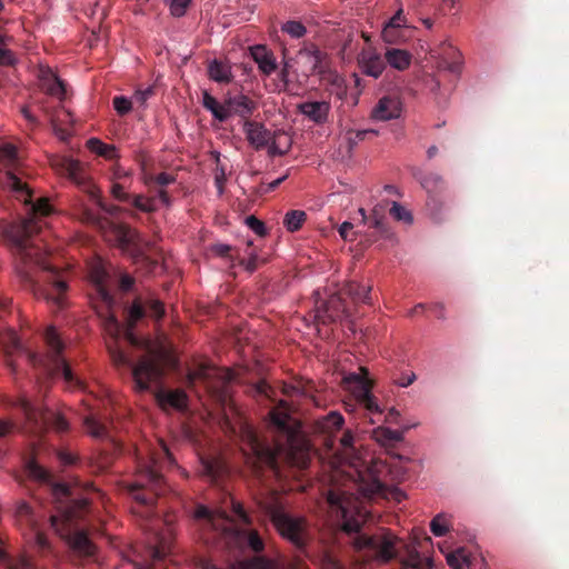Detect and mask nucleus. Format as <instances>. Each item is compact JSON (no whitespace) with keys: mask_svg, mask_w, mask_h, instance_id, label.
I'll list each match as a JSON object with an SVG mask.
<instances>
[{"mask_svg":"<svg viewBox=\"0 0 569 569\" xmlns=\"http://www.w3.org/2000/svg\"><path fill=\"white\" fill-rule=\"evenodd\" d=\"M87 147L90 151L106 158L113 159L117 157L116 147L112 144H107L99 140L98 138H91L87 141Z\"/></svg>","mask_w":569,"mask_h":569,"instance_id":"37","label":"nucleus"},{"mask_svg":"<svg viewBox=\"0 0 569 569\" xmlns=\"http://www.w3.org/2000/svg\"><path fill=\"white\" fill-rule=\"evenodd\" d=\"M292 144L291 137L281 130L271 132V141L268 148V154L270 157L286 154Z\"/></svg>","mask_w":569,"mask_h":569,"instance_id":"27","label":"nucleus"},{"mask_svg":"<svg viewBox=\"0 0 569 569\" xmlns=\"http://www.w3.org/2000/svg\"><path fill=\"white\" fill-rule=\"evenodd\" d=\"M39 86L40 89L52 97L60 100L64 99L66 86L58 76L49 68H41L39 72Z\"/></svg>","mask_w":569,"mask_h":569,"instance_id":"23","label":"nucleus"},{"mask_svg":"<svg viewBox=\"0 0 569 569\" xmlns=\"http://www.w3.org/2000/svg\"><path fill=\"white\" fill-rule=\"evenodd\" d=\"M385 61L397 70H406L411 62V54L401 49H389L386 51Z\"/></svg>","mask_w":569,"mask_h":569,"instance_id":"29","label":"nucleus"},{"mask_svg":"<svg viewBox=\"0 0 569 569\" xmlns=\"http://www.w3.org/2000/svg\"><path fill=\"white\" fill-rule=\"evenodd\" d=\"M232 379L230 370L217 368L210 362H199L188 370L184 383L192 389L200 382L213 397L224 400L228 396V385Z\"/></svg>","mask_w":569,"mask_h":569,"instance_id":"10","label":"nucleus"},{"mask_svg":"<svg viewBox=\"0 0 569 569\" xmlns=\"http://www.w3.org/2000/svg\"><path fill=\"white\" fill-rule=\"evenodd\" d=\"M406 22L407 21H406V18L403 16V9L400 6L398 8V10L396 11V13L393 14V17L387 23V26H390V27L399 29V28L406 26Z\"/></svg>","mask_w":569,"mask_h":569,"instance_id":"57","label":"nucleus"},{"mask_svg":"<svg viewBox=\"0 0 569 569\" xmlns=\"http://www.w3.org/2000/svg\"><path fill=\"white\" fill-rule=\"evenodd\" d=\"M248 254V260L242 259L240 264H242L247 271L253 272L258 268V256L253 252H249Z\"/></svg>","mask_w":569,"mask_h":569,"instance_id":"60","label":"nucleus"},{"mask_svg":"<svg viewBox=\"0 0 569 569\" xmlns=\"http://www.w3.org/2000/svg\"><path fill=\"white\" fill-rule=\"evenodd\" d=\"M357 61L361 72L375 79L379 78L386 68L385 59L370 47L359 52Z\"/></svg>","mask_w":569,"mask_h":569,"instance_id":"18","label":"nucleus"},{"mask_svg":"<svg viewBox=\"0 0 569 569\" xmlns=\"http://www.w3.org/2000/svg\"><path fill=\"white\" fill-rule=\"evenodd\" d=\"M208 73L210 79L220 83H228L232 79L230 67L218 60L210 62Z\"/></svg>","mask_w":569,"mask_h":569,"instance_id":"32","label":"nucleus"},{"mask_svg":"<svg viewBox=\"0 0 569 569\" xmlns=\"http://www.w3.org/2000/svg\"><path fill=\"white\" fill-rule=\"evenodd\" d=\"M3 183L19 200L30 204L31 217L20 222L7 223L3 228V237L16 256L17 273L24 288L36 297L62 307L68 284L49 262L48 252L34 239L41 229L37 218L50 214L51 206L43 198L33 203L29 186L10 171L6 173Z\"/></svg>","mask_w":569,"mask_h":569,"instance_id":"1","label":"nucleus"},{"mask_svg":"<svg viewBox=\"0 0 569 569\" xmlns=\"http://www.w3.org/2000/svg\"><path fill=\"white\" fill-rule=\"evenodd\" d=\"M18 151L11 143H3L0 146V162L4 166H11L17 161Z\"/></svg>","mask_w":569,"mask_h":569,"instance_id":"45","label":"nucleus"},{"mask_svg":"<svg viewBox=\"0 0 569 569\" xmlns=\"http://www.w3.org/2000/svg\"><path fill=\"white\" fill-rule=\"evenodd\" d=\"M251 566L256 569H276L277 565L273 560L262 556H256L251 560Z\"/></svg>","mask_w":569,"mask_h":569,"instance_id":"55","label":"nucleus"},{"mask_svg":"<svg viewBox=\"0 0 569 569\" xmlns=\"http://www.w3.org/2000/svg\"><path fill=\"white\" fill-rule=\"evenodd\" d=\"M230 502L232 516L223 509L211 510L202 505L196 508L193 518L199 526L202 540L206 543H219L221 541L228 547L246 545L256 553L263 551L264 542L257 530L239 529L236 526V522L246 526L252 523L242 503L232 498Z\"/></svg>","mask_w":569,"mask_h":569,"instance_id":"6","label":"nucleus"},{"mask_svg":"<svg viewBox=\"0 0 569 569\" xmlns=\"http://www.w3.org/2000/svg\"><path fill=\"white\" fill-rule=\"evenodd\" d=\"M272 441L260 438L246 427L241 451L253 473L263 478L264 472L281 479L288 477L286 468L306 469L311 460L310 448L301 432V423L291 416L290 406L281 400L269 412Z\"/></svg>","mask_w":569,"mask_h":569,"instance_id":"2","label":"nucleus"},{"mask_svg":"<svg viewBox=\"0 0 569 569\" xmlns=\"http://www.w3.org/2000/svg\"><path fill=\"white\" fill-rule=\"evenodd\" d=\"M157 403L162 410L172 408L176 410H184L188 407V396L182 389H158L154 392Z\"/></svg>","mask_w":569,"mask_h":569,"instance_id":"21","label":"nucleus"},{"mask_svg":"<svg viewBox=\"0 0 569 569\" xmlns=\"http://www.w3.org/2000/svg\"><path fill=\"white\" fill-rule=\"evenodd\" d=\"M281 30L296 39L302 38L307 33V28L300 21L295 20L286 22Z\"/></svg>","mask_w":569,"mask_h":569,"instance_id":"47","label":"nucleus"},{"mask_svg":"<svg viewBox=\"0 0 569 569\" xmlns=\"http://www.w3.org/2000/svg\"><path fill=\"white\" fill-rule=\"evenodd\" d=\"M158 197L153 193L150 197L143 194H130L127 204L132 206L137 210L151 213L158 210Z\"/></svg>","mask_w":569,"mask_h":569,"instance_id":"28","label":"nucleus"},{"mask_svg":"<svg viewBox=\"0 0 569 569\" xmlns=\"http://www.w3.org/2000/svg\"><path fill=\"white\" fill-rule=\"evenodd\" d=\"M114 110L120 114L124 116L129 113L132 109V102L123 97V96H117L112 100Z\"/></svg>","mask_w":569,"mask_h":569,"instance_id":"50","label":"nucleus"},{"mask_svg":"<svg viewBox=\"0 0 569 569\" xmlns=\"http://www.w3.org/2000/svg\"><path fill=\"white\" fill-rule=\"evenodd\" d=\"M345 292L355 301L371 305V286H363L358 282H349Z\"/></svg>","mask_w":569,"mask_h":569,"instance_id":"31","label":"nucleus"},{"mask_svg":"<svg viewBox=\"0 0 569 569\" xmlns=\"http://www.w3.org/2000/svg\"><path fill=\"white\" fill-rule=\"evenodd\" d=\"M172 541V533L169 528L161 532H156L148 542L150 562L142 565L134 561L131 563L132 569H157V563L170 553Z\"/></svg>","mask_w":569,"mask_h":569,"instance_id":"14","label":"nucleus"},{"mask_svg":"<svg viewBox=\"0 0 569 569\" xmlns=\"http://www.w3.org/2000/svg\"><path fill=\"white\" fill-rule=\"evenodd\" d=\"M385 208L380 206H376L372 209V212L370 217L368 218V223L370 227H373L377 229L382 236L388 237L389 236V229L385 222Z\"/></svg>","mask_w":569,"mask_h":569,"instance_id":"41","label":"nucleus"},{"mask_svg":"<svg viewBox=\"0 0 569 569\" xmlns=\"http://www.w3.org/2000/svg\"><path fill=\"white\" fill-rule=\"evenodd\" d=\"M297 57L305 68L306 74H320L322 79L328 80L337 87L342 84V78L338 73L332 72L329 68L330 58L328 53L321 50L316 43L303 42Z\"/></svg>","mask_w":569,"mask_h":569,"instance_id":"11","label":"nucleus"},{"mask_svg":"<svg viewBox=\"0 0 569 569\" xmlns=\"http://www.w3.org/2000/svg\"><path fill=\"white\" fill-rule=\"evenodd\" d=\"M173 462L172 455L162 440H158L153 448L148 449L146 457L139 453L137 480L128 486L131 497L142 505H152L164 490L162 471Z\"/></svg>","mask_w":569,"mask_h":569,"instance_id":"7","label":"nucleus"},{"mask_svg":"<svg viewBox=\"0 0 569 569\" xmlns=\"http://www.w3.org/2000/svg\"><path fill=\"white\" fill-rule=\"evenodd\" d=\"M6 44V38L0 33V66H13L16 58L12 51L3 48Z\"/></svg>","mask_w":569,"mask_h":569,"instance_id":"51","label":"nucleus"},{"mask_svg":"<svg viewBox=\"0 0 569 569\" xmlns=\"http://www.w3.org/2000/svg\"><path fill=\"white\" fill-rule=\"evenodd\" d=\"M84 427L90 436L96 439H108L109 431L106 425L101 423L93 417L89 416L84 419Z\"/></svg>","mask_w":569,"mask_h":569,"instance_id":"42","label":"nucleus"},{"mask_svg":"<svg viewBox=\"0 0 569 569\" xmlns=\"http://www.w3.org/2000/svg\"><path fill=\"white\" fill-rule=\"evenodd\" d=\"M418 179L422 188L428 192V196L438 194L445 187L442 177L435 172L420 176Z\"/></svg>","mask_w":569,"mask_h":569,"instance_id":"34","label":"nucleus"},{"mask_svg":"<svg viewBox=\"0 0 569 569\" xmlns=\"http://www.w3.org/2000/svg\"><path fill=\"white\" fill-rule=\"evenodd\" d=\"M307 219V214L302 210H290L286 213L283 224L288 231H298Z\"/></svg>","mask_w":569,"mask_h":569,"instance_id":"39","label":"nucleus"},{"mask_svg":"<svg viewBox=\"0 0 569 569\" xmlns=\"http://www.w3.org/2000/svg\"><path fill=\"white\" fill-rule=\"evenodd\" d=\"M63 171L68 178L74 182L84 193L88 194L90 200L94 202L102 211L109 214H116L118 211L117 206H108L103 202L100 190L96 187L93 181L88 177L84 168L78 160L64 159Z\"/></svg>","mask_w":569,"mask_h":569,"instance_id":"12","label":"nucleus"},{"mask_svg":"<svg viewBox=\"0 0 569 569\" xmlns=\"http://www.w3.org/2000/svg\"><path fill=\"white\" fill-rule=\"evenodd\" d=\"M111 193L114 199H117L118 201L123 202V203L128 202L130 194H131V193L126 192L123 187L119 183L112 184Z\"/></svg>","mask_w":569,"mask_h":569,"instance_id":"56","label":"nucleus"},{"mask_svg":"<svg viewBox=\"0 0 569 569\" xmlns=\"http://www.w3.org/2000/svg\"><path fill=\"white\" fill-rule=\"evenodd\" d=\"M402 103L398 96L388 94L380 98L371 111V118L377 121H389L401 116Z\"/></svg>","mask_w":569,"mask_h":569,"instance_id":"16","label":"nucleus"},{"mask_svg":"<svg viewBox=\"0 0 569 569\" xmlns=\"http://www.w3.org/2000/svg\"><path fill=\"white\" fill-rule=\"evenodd\" d=\"M43 339L47 347L46 353L40 355L30 350L24 351L29 363L51 378L62 377L69 386L81 387L82 382L73 373L62 355L64 343L60 339L56 328L48 327L44 331Z\"/></svg>","mask_w":569,"mask_h":569,"instance_id":"8","label":"nucleus"},{"mask_svg":"<svg viewBox=\"0 0 569 569\" xmlns=\"http://www.w3.org/2000/svg\"><path fill=\"white\" fill-rule=\"evenodd\" d=\"M29 469H30V473L38 478L39 480H47L49 478V473L46 469H43L42 467L38 466L36 462H31L29 465Z\"/></svg>","mask_w":569,"mask_h":569,"instance_id":"59","label":"nucleus"},{"mask_svg":"<svg viewBox=\"0 0 569 569\" xmlns=\"http://www.w3.org/2000/svg\"><path fill=\"white\" fill-rule=\"evenodd\" d=\"M353 228V224L351 222H348V221H345L340 227H339V234L340 237L348 241V240H352L349 236H350V231L352 230Z\"/></svg>","mask_w":569,"mask_h":569,"instance_id":"64","label":"nucleus"},{"mask_svg":"<svg viewBox=\"0 0 569 569\" xmlns=\"http://www.w3.org/2000/svg\"><path fill=\"white\" fill-rule=\"evenodd\" d=\"M246 224L258 236L263 237L267 234V229L264 223L259 220L254 216H249L246 218Z\"/></svg>","mask_w":569,"mask_h":569,"instance_id":"53","label":"nucleus"},{"mask_svg":"<svg viewBox=\"0 0 569 569\" xmlns=\"http://www.w3.org/2000/svg\"><path fill=\"white\" fill-rule=\"evenodd\" d=\"M191 0H170V12L173 17H183Z\"/></svg>","mask_w":569,"mask_h":569,"instance_id":"52","label":"nucleus"},{"mask_svg":"<svg viewBox=\"0 0 569 569\" xmlns=\"http://www.w3.org/2000/svg\"><path fill=\"white\" fill-rule=\"evenodd\" d=\"M176 178L172 174L167 172H161L156 176H150L146 183L149 186L150 190L158 197L159 202L163 206L169 207L171 204V197L168 191L164 189L166 186L173 183Z\"/></svg>","mask_w":569,"mask_h":569,"instance_id":"26","label":"nucleus"},{"mask_svg":"<svg viewBox=\"0 0 569 569\" xmlns=\"http://www.w3.org/2000/svg\"><path fill=\"white\" fill-rule=\"evenodd\" d=\"M389 212L398 221H403L406 223L412 222L411 212L398 202H392V207Z\"/></svg>","mask_w":569,"mask_h":569,"instance_id":"48","label":"nucleus"},{"mask_svg":"<svg viewBox=\"0 0 569 569\" xmlns=\"http://www.w3.org/2000/svg\"><path fill=\"white\" fill-rule=\"evenodd\" d=\"M406 430H408V428H406L403 431H399L385 427H378L377 429L373 430V437L381 445L389 446L402 441L403 432Z\"/></svg>","mask_w":569,"mask_h":569,"instance_id":"33","label":"nucleus"},{"mask_svg":"<svg viewBox=\"0 0 569 569\" xmlns=\"http://www.w3.org/2000/svg\"><path fill=\"white\" fill-rule=\"evenodd\" d=\"M202 106L204 109L210 111L214 119L223 122L228 119V112L226 111V101L223 104L219 103L214 97H212L208 91H203L202 94Z\"/></svg>","mask_w":569,"mask_h":569,"instance_id":"30","label":"nucleus"},{"mask_svg":"<svg viewBox=\"0 0 569 569\" xmlns=\"http://www.w3.org/2000/svg\"><path fill=\"white\" fill-rule=\"evenodd\" d=\"M360 482L358 483V491L363 497H371L373 495L383 493L385 485L376 477L370 476L369 480H365L362 476H360Z\"/></svg>","mask_w":569,"mask_h":569,"instance_id":"36","label":"nucleus"},{"mask_svg":"<svg viewBox=\"0 0 569 569\" xmlns=\"http://www.w3.org/2000/svg\"><path fill=\"white\" fill-rule=\"evenodd\" d=\"M430 530L436 537H442L450 530V519L446 513H438L430 522Z\"/></svg>","mask_w":569,"mask_h":569,"instance_id":"43","label":"nucleus"},{"mask_svg":"<svg viewBox=\"0 0 569 569\" xmlns=\"http://www.w3.org/2000/svg\"><path fill=\"white\" fill-rule=\"evenodd\" d=\"M427 209L435 222H442L445 220L446 204L439 194L428 196Z\"/></svg>","mask_w":569,"mask_h":569,"instance_id":"35","label":"nucleus"},{"mask_svg":"<svg viewBox=\"0 0 569 569\" xmlns=\"http://www.w3.org/2000/svg\"><path fill=\"white\" fill-rule=\"evenodd\" d=\"M202 473L212 481H217L223 472V466L216 458L201 459Z\"/></svg>","mask_w":569,"mask_h":569,"instance_id":"40","label":"nucleus"},{"mask_svg":"<svg viewBox=\"0 0 569 569\" xmlns=\"http://www.w3.org/2000/svg\"><path fill=\"white\" fill-rule=\"evenodd\" d=\"M343 422V417L337 411H331L316 420L315 431L326 436L325 445L329 449L335 448V433L341 430Z\"/></svg>","mask_w":569,"mask_h":569,"instance_id":"17","label":"nucleus"},{"mask_svg":"<svg viewBox=\"0 0 569 569\" xmlns=\"http://www.w3.org/2000/svg\"><path fill=\"white\" fill-rule=\"evenodd\" d=\"M249 51L262 74L270 76L277 70L278 64L274 54L264 44H254L249 48Z\"/></svg>","mask_w":569,"mask_h":569,"instance_id":"24","label":"nucleus"},{"mask_svg":"<svg viewBox=\"0 0 569 569\" xmlns=\"http://www.w3.org/2000/svg\"><path fill=\"white\" fill-rule=\"evenodd\" d=\"M22 410L27 420L32 423L34 432L52 428L58 432H66L69 428L68 421L60 413L48 408L40 409L33 407L29 401H22Z\"/></svg>","mask_w":569,"mask_h":569,"instance_id":"13","label":"nucleus"},{"mask_svg":"<svg viewBox=\"0 0 569 569\" xmlns=\"http://www.w3.org/2000/svg\"><path fill=\"white\" fill-rule=\"evenodd\" d=\"M232 248L229 244L226 243H216L211 247V251L216 253L217 256L228 258L230 257Z\"/></svg>","mask_w":569,"mask_h":569,"instance_id":"62","label":"nucleus"},{"mask_svg":"<svg viewBox=\"0 0 569 569\" xmlns=\"http://www.w3.org/2000/svg\"><path fill=\"white\" fill-rule=\"evenodd\" d=\"M150 317L160 319L164 315V307L160 300L151 299L147 303Z\"/></svg>","mask_w":569,"mask_h":569,"instance_id":"54","label":"nucleus"},{"mask_svg":"<svg viewBox=\"0 0 569 569\" xmlns=\"http://www.w3.org/2000/svg\"><path fill=\"white\" fill-rule=\"evenodd\" d=\"M438 68L439 69H442V70H448L452 73H458L459 70H460V61L458 60H455V61H448L446 58H442L439 62H438Z\"/></svg>","mask_w":569,"mask_h":569,"instance_id":"58","label":"nucleus"},{"mask_svg":"<svg viewBox=\"0 0 569 569\" xmlns=\"http://www.w3.org/2000/svg\"><path fill=\"white\" fill-rule=\"evenodd\" d=\"M346 311L342 299L338 296L330 297L317 308L316 318L319 322L327 325L339 320Z\"/></svg>","mask_w":569,"mask_h":569,"instance_id":"22","label":"nucleus"},{"mask_svg":"<svg viewBox=\"0 0 569 569\" xmlns=\"http://www.w3.org/2000/svg\"><path fill=\"white\" fill-rule=\"evenodd\" d=\"M361 373H352L349 377L350 381L356 383L355 397L357 401L371 415H381L382 410L377 402V399L371 393L372 382L369 379V371L365 367L360 368Z\"/></svg>","mask_w":569,"mask_h":569,"instance_id":"15","label":"nucleus"},{"mask_svg":"<svg viewBox=\"0 0 569 569\" xmlns=\"http://www.w3.org/2000/svg\"><path fill=\"white\" fill-rule=\"evenodd\" d=\"M298 111L317 124L327 122L330 103L327 101H306L298 104Z\"/></svg>","mask_w":569,"mask_h":569,"instance_id":"25","label":"nucleus"},{"mask_svg":"<svg viewBox=\"0 0 569 569\" xmlns=\"http://www.w3.org/2000/svg\"><path fill=\"white\" fill-rule=\"evenodd\" d=\"M76 214L82 222L88 224H98L100 222L99 216L83 204L79 206Z\"/></svg>","mask_w":569,"mask_h":569,"instance_id":"49","label":"nucleus"},{"mask_svg":"<svg viewBox=\"0 0 569 569\" xmlns=\"http://www.w3.org/2000/svg\"><path fill=\"white\" fill-rule=\"evenodd\" d=\"M353 435L350 430L343 432V435L339 438V447L336 449V455H347L349 452H353Z\"/></svg>","mask_w":569,"mask_h":569,"instance_id":"46","label":"nucleus"},{"mask_svg":"<svg viewBox=\"0 0 569 569\" xmlns=\"http://www.w3.org/2000/svg\"><path fill=\"white\" fill-rule=\"evenodd\" d=\"M259 507L268 516L278 532L297 549L305 548L308 540L307 521L284 512L276 493L259 501Z\"/></svg>","mask_w":569,"mask_h":569,"instance_id":"9","label":"nucleus"},{"mask_svg":"<svg viewBox=\"0 0 569 569\" xmlns=\"http://www.w3.org/2000/svg\"><path fill=\"white\" fill-rule=\"evenodd\" d=\"M327 500L331 507L340 510L343 531L350 535L358 533L352 542L357 550H369L372 557L382 563L399 559L398 569H431L430 558L422 556L415 547L405 543L392 532L383 531L372 536L360 533L361 521L353 519V511L359 512L353 493L330 490Z\"/></svg>","mask_w":569,"mask_h":569,"instance_id":"4","label":"nucleus"},{"mask_svg":"<svg viewBox=\"0 0 569 569\" xmlns=\"http://www.w3.org/2000/svg\"><path fill=\"white\" fill-rule=\"evenodd\" d=\"M447 563L451 569H469L470 558L463 548H459L447 556Z\"/></svg>","mask_w":569,"mask_h":569,"instance_id":"38","label":"nucleus"},{"mask_svg":"<svg viewBox=\"0 0 569 569\" xmlns=\"http://www.w3.org/2000/svg\"><path fill=\"white\" fill-rule=\"evenodd\" d=\"M257 109V102L243 93H237L226 98V111L228 112V118L231 114H236L247 121L250 120L249 118Z\"/></svg>","mask_w":569,"mask_h":569,"instance_id":"19","label":"nucleus"},{"mask_svg":"<svg viewBox=\"0 0 569 569\" xmlns=\"http://www.w3.org/2000/svg\"><path fill=\"white\" fill-rule=\"evenodd\" d=\"M378 131L373 129L365 130H350L347 132V140L350 149L357 146L360 141L367 139L369 136H377Z\"/></svg>","mask_w":569,"mask_h":569,"instance_id":"44","label":"nucleus"},{"mask_svg":"<svg viewBox=\"0 0 569 569\" xmlns=\"http://www.w3.org/2000/svg\"><path fill=\"white\" fill-rule=\"evenodd\" d=\"M96 491L92 483H86L83 488L58 483L52 488L58 515L51 516V525L67 541L72 552L81 558H90L96 552V546L88 533L76 525L87 515L90 503L89 495Z\"/></svg>","mask_w":569,"mask_h":569,"instance_id":"5","label":"nucleus"},{"mask_svg":"<svg viewBox=\"0 0 569 569\" xmlns=\"http://www.w3.org/2000/svg\"><path fill=\"white\" fill-rule=\"evenodd\" d=\"M104 273L98 272L94 276L97 293L106 305L109 316L106 319V330L112 338V345H108L109 355L116 366L131 367L134 387L137 391L146 392L151 389V385H160L166 375V366L169 361L168 357L160 351H149L132 363L130 358L118 346V339L122 337L131 346L141 345L140 339L134 335L133 330L138 321L144 318L146 308L139 299H136L127 311L126 323L118 321L117 317L110 311L114 300L103 283Z\"/></svg>","mask_w":569,"mask_h":569,"instance_id":"3","label":"nucleus"},{"mask_svg":"<svg viewBox=\"0 0 569 569\" xmlns=\"http://www.w3.org/2000/svg\"><path fill=\"white\" fill-rule=\"evenodd\" d=\"M226 180H227V178H226L224 170L223 169L217 170V172L214 174V186L220 196L223 193Z\"/></svg>","mask_w":569,"mask_h":569,"instance_id":"61","label":"nucleus"},{"mask_svg":"<svg viewBox=\"0 0 569 569\" xmlns=\"http://www.w3.org/2000/svg\"><path fill=\"white\" fill-rule=\"evenodd\" d=\"M243 132L248 142L256 149L261 150L269 148L271 141V131L262 123L247 120L243 122Z\"/></svg>","mask_w":569,"mask_h":569,"instance_id":"20","label":"nucleus"},{"mask_svg":"<svg viewBox=\"0 0 569 569\" xmlns=\"http://www.w3.org/2000/svg\"><path fill=\"white\" fill-rule=\"evenodd\" d=\"M397 31L398 29L397 28H393V27H390V26H385L383 30H382V38L386 42H395L396 41V38H397Z\"/></svg>","mask_w":569,"mask_h":569,"instance_id":"63","label":"nucleus"}]
</instances>
